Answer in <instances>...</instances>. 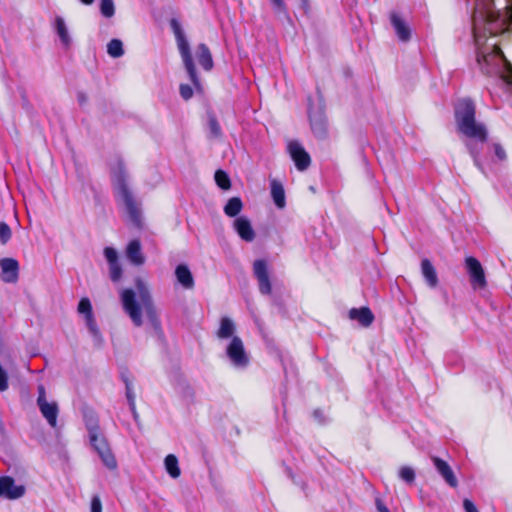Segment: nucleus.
<instances>
[{"label":"nucleus","instance_id":"obj_1","mask_svg":"<svg viewBox=\"0 0 512 512\" xmlns=\"http://www.w3.org/2000/svg\"><path fill=\"white\" fill-rule=\"evenodd\" d=\"M136 291L131 288L123 289L120 298L123 310L136 327L143 324L142 308L155 331H162L161 320L157 307L148 286L141 277H136Z\"/></svg>","mask_w":512,"mask_h":512},{"label":"nucleus","instance_id":"obj_2","mask_svg":"<svg viewBox=\"0 0 512 512\" xmlns=\"http://www.w3.org/2000/svg\"><path fill=\"white\" fill-rule=\"evenodd\" d=\"M475 23L483 22L485 30L491 36L500 35L512 29V2L504 11L494 8V0H476L473 13Z\"/></svg>","mask_w":512,"mask_h":512},{"label":"nucleus","instance_id":"obj_3","mask_svg":"<svg viewBox=\"0 0 512 512\" xmlns=\"http://www.w3.org/2000/svg\"><path fill=\"white\" fill-rule=\"evenodd\" d=\"M112 184L116 200L124 206L129 221L135 227L141 228L143 222L140 203L128 186L127 172L123 160H118L112 171Z\"/></svg>","mask_w":512,"mask_h":512},{"label":"nucleus","instance_id":"obj_4","mask_svg":"<svg viewBox=\"0 0 512 512\" xmlns=\"http://www.w3.org/2000/svg\"><path fill=\"white\" fill-rule=\"evenodd\" d=\"M454 114L460 133L482 143L487 141L486 127L476 121V106L471 99H460L454 107Z\"/></svg>","mask_w":512,"mask_h":512},{"label":"nucleus","instance_id":"obj_5","mask_svg":"<svg viewBox=\"0 0 512 512\" xmlns=\"http://www.w3.org/2000/svg\"><path fill=\"white\" fill-rule=\"evenodd\" d=\"M170 27L175 35L177 46L184 64V67L189 75L191 82L193 83L197 91H202L200 79L197 75L196 67L192 58L189 43L183 33L182 27L179 21L175 18L170 20Z\"/></svg>","mask_w":512,"mask_h":512},{"label":"nucleus","instance_id":"obj_6","mask_svg":"<svg viewBox=\"0 0 512 512\" xmlns=\"http://www.w3.org/2000/svg\"><path fill=\"white\" fill-rule=\"evenodd\" d=\"M90 443L94 450L101 458L103 464L110 470L117 468V461L114 454L111 451L109 443L105 436L98 431L95 427L91 429V437H89Z\"/></svg>","mask_w":512,"mask_h":512},{"label":"nucleus","instance_id":"obj_7","mask_svg":"<svg viewBox=\"0 0 512 512\" xmlns=\"http://www.w3.org/2000/svg\"><path fill=\"white\" fill-rule=\"evenodd\" d=\"M465 267L472 287L484 289L487 286V280L480 261L473 256H467L465 258Z\"/></svg>","mask_w":512,"mask_h":512},{"label":"nucleus","instance_id":"obj_8","mask_svg":"<svg viewBox=\"0 0 512 512\" xmlns=\"http://www.w3.org/2000/svg\"><path fill=\"white\" fill-rule=\"evenodd\" d=\"M227 356L231 362L238 367H245L249 358L245 352L244 344L238 336H234L227 347Z\"/></svg>","mask_w":512,"mask_h":512},{"label":"nucleus","instance_id":"obj_9","mask_svg":"<svg viewBox=\"0 0 512 512\" xmlns=\"http://www.w3.org/2000/svg\"><path fill=\"white\" fill-rule=\"evenodd\" d=\"M254 275L258 280L259 291L264 295L272 292V286L268 273L267 263L264 260H256L253 264Z\"/></svg>","mask_w":512,"mask_h":512},{"label":"nucleus","instance_id":"obj_10","mask_svg":"<svg viewBox=\"0 0 512 512\" xmlns=\"http://www.w3.org/2000/svg\"><path fill=\"white\" fill-rule=\"evenodd\" d=\"M0 277L4 283H16L19 279V263L15 258L0 259Z\"/></svg>","mask_w":512,"mask_h":512},{"label":"nucleus","instance_id":"obj_11","mask_svg":"<svg viewBox=\"0 0 512 512\" xmlns=\"http://www.w3.org/2000/svg\"><path fill=\"white\" fill-rule=\"evenodd\" d=\"M288 149L298 170L304 171L310 166L311 158L300 143L297 141L290 142Z\"/></svg>","mask_w":512,"mask_h":512},{"label":"nucleus","instance_id":"obj_12","mask_svg":"<svg viewBox=\"0 0 512 512\" xmlns=\"http://www.w3.org/2000/svg\"><path fill=\"white\" fill-rule=\"evenodd\" d=\"M25 493L24 486H16L15 480L10 476L0 477V497L8 499H18Z\"/></svg>","mask_w":512,"mask_h":512},{"label":"nucleus","instance_id":"obj_13","mask_svg":"<svg viewBox=\"0 0 512 512\" xmlns=\"http://www.w3.org/2000/svg\"><path fill=\"white\" fill-rule=\"evenodd\" d=\"M431 460L438 471V473L442 476L444 481L452 488H456L458 486V480L451 469L450 465L443 459L438 456H431Z\"/></svg>","mask_w":512,"mask_h":512},{"label":"nucleus","instance_id":"obj_14","mask_svg":"<svg viewBox=\"0 0 512 512\" xmlns=\"http://www.w3.org/2000/svg\"><path fill=\"white\" fill-rule=\"evenodd\" d=\"M389 18L398 39L408 42L411 39V29L406 21L395 11L390 13Z\"/></svg>","mask_w":512,"mask_h":512},{"label":"nucleus","instance_id":"obj_15","mask_svg":"<svg viewBox=\"0 0 512 512\" xmlns=\"http://www.w3.org/2000/svg\"><path fill=\"white\" fill-rule=\"evenodd\" d=\"M310 126L314 135L318 138H325L327 135V120L322 111L309 112Z\"/></svg>","mask_w":512,"mask_h":512},{"label":"nucleus","instance_id":"obj_16","mask_svg":"<svg viewBox=\"0 0 512 512\" xmlns=\"http://www.w3.org/2000/svg\"><path fill=\"white\" fill-rule=\"evenodd\" d=\"M233 227L242 240L252 242L255 239V232L251 222L246 217L241 216L236 218Z\"/></svg>","mask_w":512,"mask_h":512},{"label":"nucleus","instance_id":"obj_17","mask_svg":"<svg viewBox=\"0 0 512 512\" xmlns=\"http://www.w3.org/2000/svg\"><path fill=\"white\" fill-rule=\"evenodd\" d=\"M349 317L352 320L358 321L364 327H369L374 321V315L367 306L350 309Z\"/></svg>","mask_w":512,"mask_h":512},{"label":"nucleus","instance_id":"obj_18","mask_svg":"<svg viewBox=\"0 0 512 512\" xmlns=\"http://www.w3.org/2000/svg\"><path fill=\"white\" fill-rule=\"evenodd\" d=\"M127 258L135 265L139 266L145 262V257L142 254L141 243L138 239H133L129 242L126 249Z\"/></svg>","mask_w":512,"mask_h":512},{"label":"nucleus","instance_id":"obj_19","mask_svg":"<svg viewBox=\"0 0 512 512\" xmlns=\"http://www.w3.org/2000/svg\"><path fill=\"white\" fill-rule=\"evenodd\" d=\"M38 407L40 409V412L44 416V418L47 420V422L52 426L55 427L57 424V417H58V406L56 403H48L46 400H41V403L38 404Z\"/></svg>","mask_w":512,"mask_h":512},{"label":"nucleus","instance_id":"obj_20","mask_svg":"<svg viewBox=\"0 0 512 512\" xmlns=\"http://www.w3.org/2000/svg\"><path fill=\"white\" fill-rule=\"evenodd\" d=\"M175 276L177 281L185 288V289H193L194 288V278L193 275L185 264H179L175 269Z\"/></svg>","mask_w":512,"mask_h":512},{"label":"nucleus","instance_id":"obj_21","mask_svg":"<svg viewBox=\"0 0 512 512\" xmlns=\"http://www.w3.org/2000/svg\"><path fill=\"white\" fill-rule=\"evenodd\" d=\"M197 59L199 64L206 71H210L214 66L211 51L205 43H200L197 46Z\"/></svg>","mask_w":512,"mask_h":512},{"label":"nucleus","instance_id":"obj_22","mask_svg":"<svg viewBox=\"0 0 512 512\" xmlns=\"http://www.w3.org/2000/svg\"><path fill=\"white\" fill-rule=\"evenodd\" d=\"M271 196L275 205L282 209L286 205L285 190L281 182L276 179L270 182Z\"/></svg>","mask_w":512,"mask_h":512},{"label":"nucleus","instance_id":"obj_23","mask_svg":"<svg viewBox=\"0 0 512 512\" xmlns=\"http://www.w3.org/2000/svg\"><path fill=\"white\" fill-rule=\"evenodd\" d=\"M421 270L427 284L432 288L436 287L438 285V277L431 261L423 259L421 262Z\"/></svg>","mask_w":512,"mask_h":512},{"label":"nucleus","instance_id":"obj_24","mask_svg":"<svg viewBox=\"0 0 512 512\" xmlns=\"http://www.w3.org/2000/svg\"><path fill=\"white\" fill-rule=\"evenodd\" d=\"M235 332V325L228 317H222L220 320V327L216 333L220 339H227L233 336Z\"/></svg>","mask_w":512,"mask_h":512},{"label":"nucleus","instance_id":"obj_25","mask_svg":"<svg viewBox=\"0 0 512 512\" xmlns=\"http://www.w3.org/2000/svg\"><path fill=\"white\" fill-rule=\"evenodd\" d=\"M123 382L125 383V389H126V397L129 403L130 410L132 411L134 418L137 419L138 414L136 411V395L134 393L132 382L130 381L129 377L126 375H122Z\"/></svg>","mask_w":512,"mask_h":512},{"label":"nucleus","instance_id":"obj_26","mask_svg":"<svg viewBox=\"0 0 512 512\" xmlns=\"http://www.w3.org/2000/svg\"><path fill=\"white\" fill-rule=\"evenodd\" d=\"M243 209V202L240 197H232L224 206V213L228 217H236Z\"/></svg>","mask_w":512,"mask_h":512},{"label":"nucleus","instance_id":"obj_27","mask_svg":"<svg viewBox=\"0 0 512 512\" xmlns=\"http://www.w3.org/2000/svg\"><path fill=\"white\" fill-rule=\"evenodd\" d=\"M165 468L167 473L172 478H178L181 474V470L178 465V459L175 455L169 454L165 457Z\"/></svg>","mask_w":512,"mask_h":512},{"label":"nucleus","instance_id":"obj_28","mask_svg":"<svg viewBox=\"0 0 512 512\" xmlns=\"http://www.w3.org/2000/svg\"><path fill=\"white\" fill-rule=\"evenodd\" d=\"M55 26H56L57 34H58L59 38L61 39L62 43L66 47H68L70 45L71 40H70L68 30H67V27L65 25L63 18H61L59 16L56 17Z\"/></svg>","mask_w":512,"mask_h":512},{"label":"nucleus","instance_id":"obj_29","mask_svg":"<svg viewBox=\"0 0 512 512\" xmlns=\"http://www.w3.org/2000/svg\"><path fill=\"white\" fill-rule=\"evenodd\" d=\"M107 52L113 58L121 57L124 54L122 41L112 39L107 45Z\"/></svg>","mask_w":512,"mask_h":512},{"label":"nucleus","instance_id":"obj_30","mask_svg":"<svg viewBox=\"0 0 512 512\" xmlns=\"http://www.w3.org/2000/svg\"><path fill=\"white\" fill-rule=\"evenodd\" d=\"M217 186L223 190H228L231 187V180L228 174L223 170H217L214 175Z\"/></svg>","mask_w":512,"mask_h":512},{"label":"nucleus","instance_id":"obj_31","mask_svg":"<svg viewBox=\"0 0 512 512\" xmlns=\"http://www.w3.org/2000/svg\"><path fill=\"white\" fill-rule=\"evenodd\" d=\"M100 11L104 17L111 18L115 13L113 0H101Z\"/></svg>","mask_w":512,"mask_h":512},{"label":"nucleus","instance_id":"obj_32","mask_svg":"<svg viewBox=\"0 0 512 512\" xmlns=\"http://www.w3.org/2000/svg\"><path fill=\"white\" fill-rule=\"evenodd\" d=\"M12 237V231L10 226L2 221L0 222V242L2 245H6Z\"/></svg>","mask_w":512,"mask_h":512},{"label":"nucleus","instance_id":"obj_33","mask_svg":"<svg viewBox=\"0 0 512 512\" xmlns=\"http://www.w3.org/2000/svg\"><path fill=\"white\" fill-rule=\"evenodd\" d=\"M399 477L408 484L415 480V471L408 466H403L399 469Z\"/></svg>","mask_w":512,"mask_h":512},{"label":"nucleus","instance_id":"obj_34","mask_svg":"<svg viewBox=\"0 0 512 512\" xmlns=\"http://www.w3.org/2000/svg\"><path fill=\"white\" fill-rule=\"evenodd\" d=\"M110 279L113 282H118L122 277V267L119 261L109 264Z\"/></svg>","mask_w":512,"mask_h":512},{"label":"nucleus","instance_id":"obj_35","mask_svg":"<svg viewBox=\"0 0 512 512\" xmlns=\"http://www.w3.org/2000/svg\"><path fill=\"white\" fill-rule=\"evenodd\" d=\"M274 12L280 17H288L287 6L284 0H270Z\"/></svg>","mask_w":512,"mask_h":512},{"label":"nucleus","instance_id":"obj_36","mask_svg":"<svg viewBox=\"0 0 512 512\" xmlns=\"http://www.w3.org/2000/svg\"><path fill=\"white\" fill-rule=\"evenodd\" d=\"M78 312L83 314L84 317L93 314L91 302L87 297H84L79 301Z\"/></svg>","mask_w":512,"mask_h":512},{"label":"nucleus","instance_id":"obj_37","mask_svg":"<svg viewBox=\"0 0 512 512\" xmlns=\"http://www.w3.org/2000/svg\"><path fill=\"white\" fill-rule=\"evenodd\" d=\"M209 129L215 137H220L222 135L220 124L215 117H211L209 119Z\"/></svg>","mask_w":512,"mask_h":512},{"label":"nucleus","instance_id":"obj_38","mask_svg":"<svg viewBox=\"0 0 512 512\" xmlns=\"http://www.w3.org/2000/svg\"><path fill=\"white\" fill-rule=\"evenodd\" d=\"M497 58V55L496 54H488V55H478L477 56V62L479 63V65L481 66V69L486 73V74H490L491 71L488 70V69H485L484 66L482 65V62H485L486 64H488L491 60Z\"/></svg>","mask_w":512,"mask_h":512},{"label":"nucleus","instance_id":"obj_39","mask_svg":"<svg viewBox=\"0 0 512 512\" xmlns=\"http://www.w3.org/2000/svg\"><path fill=\"white\" fill-rule=\"evenodd\" d=\"M104 256L108 264L119 261L117 251L112 247H106L104 249Z\"/></svg>","mask_w":512,"mask_h":512},{"label":"nucleus","instance_id":"obj_40","mask_svg":"<svg viewBox=\"0 0 512 512\" xmlns=\"http://www.w3.org/2000/svg\"><path fill=\"white\" fill-rule=\"evenodd\" d=\"M180 95L184 100H189L193 96V89L188 84H181L179 87Z\"/></svg>","mask_w":512,"mask_h":512},{"label":"nucleus","instance_id":"obj_41","mask_svg":"<svg viewBox=\"0 0 512 512\" xmlns=\"http://www.w3.org/2000/svg\"><path fill=\"white\" fill-rule=\"evenodd\" d=\"M85 322L89 330L96 335L98 333V327L96 323V319L93 314H90L85 317Z\"/></svg>","mask_w":512,"mask_h":512},{"label":"nucleus","instance_id":"obj_42","mask_svg":"<svg viewBox=\"0 0 512 512\" xmlns=\"http://www.w3.org/2000/svg\"><path fill=\"white\" fill-rule=\"evenodd\" d=\"M505 72L502 74V79L508 83V84H511L512 83V65L510 63H508L505 59Z\"/></svg>","mask_w":512,"mask_h":512},{"label":"nucleus","instance_id":"obj_43","mask_svg":"<svg viewBox=\"0 0 512 512\" xmlns=\"http://www.w3.org/2000/svg\"><path fill=\"white\" fill-rule=\"evenodd\" d=\"M91 512H102V503L98 496H94L91 500Z\"/></svg>","mask_w":512,"mask_h":512},{"label":"nucleus","instance_id":"obj_44","mask_svg":"<svg viewBox=\"0 0 512 512\" xmlns=\"http://www.w3.org/2000/svg\"><path fill=\"white\" fill-rule=\"evenodd\" d=\"M463 508L465 512H479L475 504L468 498L464 499Z\"/></svg>","mask_w":512,"mask_h":512},{"label":"nucleus","instance_id":"obj_45","mask_svg":"<svg viewBox=\"0 0 512 512\" xmlns=\"http://www.w3.org/2000/svg\"><path fill=\"white\" fill-rule=\"evenodd\" d=\"M93 427H95L98 431H101L98 424V420L96 418H90L86 421V428L88 430L89 437H91V429Z\"/></svg>","mask_w":512,"mask_h":512},{"label":"nucleus","instance_id":"obj_46","mask_svg":"<svg viewBox=\"0 0 512 512\" xmlns=\"http://www.w3.org/2000/svg\"><path fill=\"white\" fill-rule=\"evenodd\" d=\"M494 151H495V155L497 156V158L499 160L506 159V152H505L504 148L500 144H495L494 145Z\"/></svg>","mask_w":512,"mask_h":512},{"label":"nucleus","instance_id":"obj_47","mask_svg":"<svg viewBox=\"0 0 512 512\" xmlns=\"http://www.w3.org/2000/svg\"><path fill=\"white\" fill-rule=\"evenodd\" d=\"M375 505L378 512H390L388 507L384 504L381 498L377 497L375 499Z\"/></svg>","mask_w":512,"mask_h":512},{"label":"nucleus","instance_id":"obj_48","mask_svg":"<svg viewBox=\"0 0 512 512\" xmlns=\"http://www.w3.org/2000/svg\"><path fill=\"white\" fill-rule=\"evenodd\" d=\"M38 391H39V395H38V398H37V404L41 403V400H46L45 388L42 385H40L39 388H38Z\"/></svg>","mask_w":512,"mask_h":512},{"label":"nucleus","instance_id":"obj_49","mask_svg":"<svg viewBox=\"0 0 512 512\" xmlns=\"http://www.w3.org/2000/svg\"><path fill=\"white\" fill-rule=\"evenodd\" d=\"M301 1V7L304 10L305 13H308L310 11V2L309 0H300Z\"/></svg>","mask_w":512,"mask_h":512},{"label":"nucleus","instance_id":"obj_50","mask_svg":"<svg viewBox=\"0 0 512 512\" xmlns=\"http://www.w3.org/2000/svg\"><path fill=\"white\" fill-rule=\"evenodd\" d=\"M87 96L84 93L78 94V101L81 105L85 104L87 102Z\"/></svg>","mask_w":512,"mask_h":512},{"label":"nucleus","instance_id":"obj_51","mask_svg":"<svg viewBox=\"0 0 512 512\" xmlns=\"http://www.w3.org/2000/svg\"><path fill=\"white\" fill-rule=\"evenodd\" d=\"M80 1H81L83 4H85V5H91V4L94 2V0H80Z\"/></svg>","mask_w":512,"mask_h":512},{"label":"nucleus","instance_id":"obj_52","mask_svg":"<svg viewBox=\"0 0 512 512\" xmlns=\"http://www.w3.org/2000/svg\"><path fill=\"white\" fill-rule=\"evenodd\" d=\"M147 512H150V511H147Z\"/></svg>","mask_w":512,"mask_h":512}]
</instances>
